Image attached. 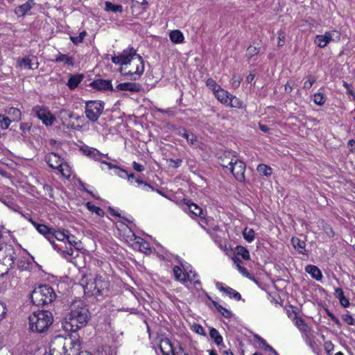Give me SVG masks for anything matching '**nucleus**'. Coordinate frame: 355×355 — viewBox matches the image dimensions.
Listing matches in <instances>:
<instances>
[{"mask_svg": "<svg viewBox=\"0 0 355 355\" xmlns=\"http://www.w3.org/2000/svg\"><path fill=\"white\" fill-rule=\"evenodd\" d=\"M236 255L241 256L245 260H250V256L248 250L241 245H238L236 248Z\"/></svg>", "mask_w": 355, "mask_h": 355, "instance_id": "obj_37", "label": "nucleus"}, {"mask_svg": "<svg viewBox=\"0 0 355 355\" xmlns=\"http://www.w3.org/2000/svg\"><path fill=\"white\" fill-rule=\"evenodd\" d=\"M32 112L46 126L52 125L55 121V117L51 114L47 107L44 106H35L32 109Z\"/></svg>", "mask_w": 355, "mask_h": 355, "instance_id": "obj_10", "label": "nucleus"}, {"mask_svg": "<svg viewBox=\"0 0 355 355\" xmlns=\"http://www.w3.org/2000/svg\"><path fill=\"white\" fill-rule=\"evenodd\" d=\"M187 283L190 282L193 284L195 286H200V281L198 279V275L196 272L191 270L186 272Z\"/></svg>", "mask_w": 355, "mask_h": 355, "instance_id": "obj_33", "label": "nucleus"}, {"mask_svg": "<svg viewBox=\"0 0 355 355\" xmlns=\"http://www.w3.org/2000/svg\"><path fill=\"white\" fill-rule=\"evenodd\" d=\"M17 260V266L20 270H28L31 268V263L28 260L27 258L19 257Z\"/></svg>", "mask_w": 355, "mask_h": 355, "instance_id": "obj_31", "label": "nucleus"}, {"mask_svg": "<svg viewBox=\"0 0 355 355\" xmlns=\"http://www.w3.org/2000/svg\"><path fill=\"white\" fill-rule=\"evenodd\" d=\"M334 295L339 300L340 304L345 308L350 305L349 301L344 295V292L341 288H336L335 289Z\"/></svg>", "mask_w": 355, "mask_h": 355, "instance_id": "obj_24", "label": "nucleus"}, {"mask_svg": "<svg viewBox=\"0 0 355 355\" xmlns=\"http://www.w3.org/2000/svg\"><path fill=\"white\" fill-rule=\"evenodd\" d=\"M89 312L87 306L81 301L71 304L70 312L64 318L62 327L67 331L76 332L84 327L88 322Z\"/></svg>", "mask_w": 355, "mask_h": 355, "instance_id": "obj_2", "label": "nucleus"}, {"mask_svg": "<svg viewBox=\"0 0 355 355\" xmlns=\"http://www.w3.org/2000/svg\"><path fill=\"white\" fill-rule=\"evenodd\" d=\"M110 286L105 277L98 275L93 280L87 282L83 286L85 293L90 295L100 296L104 294Z\"/></svg>", "mask_w": 355, "mask_h": 355, "instance_id": "obj_7", "label": "nucleus"}, {"mask_svg": "<svg viewBox=\"0 0 355 355\" xmlns=\"http://www.w3.org/2000/svg\"><path fill=\"white\" fill-rule=\"evenodd\" d=\"M194 330L196 333L200 334V335H205V331L203 329V327L200 324H196L194 326Z\"/></svg>", "mask_w": 355, "mask_h": 355, "instance_id": "obj_60", "label": "nucleus"}, {"mask_svg": "<svg viewBox=\"0 0 355 355\" xmlns=\"http://www.w3.org/2000/svg\"><path fill=\"white\" fill-rule=\"evenodd\" d=\"M347 146L349 151L355 152V141L354 139H350L348 141Z\"/></svg>", "mask_w": 355, "mask_h": 355, "instance_id": "obj_63", "label": "nucleus"}, {"mask_svg": "<svg viewBox=\"0 0 355 355\" xmlns=\"http://www.w3.org/2000/svg\"><path fill=\"white\" fill-rule=\"evenodd\" d=\"M190 212L196 216H198L204 219L202 209L195 203H191L189 205Z\"/></svg>", "mask_w": 355, "mask_h": 355, "instance_id": "obj_39", "label": "nucleus"}, {"mask_svg": "<svg viewBox=\"0 0 355 355\" xmlns=\"http://www.w3.org/2000/svg\"><path fill=\"white\" fill-rule=\"evenodd\" d=\"M342 319L348 325H355V319L349 313L343 315Z\"/></svg>", "mask_w": 355, "mask_h": 355, "instance_id": "obj_51", "label": "nucleus"}, {"mask_svg": "<svg viewBox=\"0 0 355 355\" xmlns=\"http://www.w3.org/2000/svg\"><path fill=\"white\" fill-rule=\"evenodd\" d=\"M6 314V304L0 302V322L5 318Z\"/></svg>", "mask_w": 355, "mask_h": 355, "instance_id": "obj_54", "label": "nucleus"}, {"mask_svg": "<svg viewBox=\"0 0 355 355\" xmlns=\"http://www.w3.org/2000/svg\"><path fill=\"white\" fill-rule=\"evenodd\" d=\"M132 167L137 172H142L145 169L144 166L142 164H139L136 162H133Z\"/></svg>", "mask_w": 355, "mask_h": 355, "instance_id": "obj_59", "label": "nucleus"}, {"mask_svg": "<svg viewBox=\"0 0 355 355\" xmlns=\"http://www.w3.org/2000/svg\"><path fill=\"white\" fill-rule=\"evenodd\" d=\"M43 187L44 191L48 193L49 197L53 198V188L51 187V186L49 184H44Z\"/></svg>", "mask_w": 355, "mask_h": 355, "instance_id": "obj_61", "label": "nucleus"}, {"mask_svg": "<svg viewBox=\"0 0 355 355\" xmlns=\"http://www.w3.org/2000/svg\"><path fill=\"white\" fill-rule=\"evenodd\" d=\"M277 38H278L277 46L279 47L283 46L284 44L285 33L282 31H279Z\"/></svg>", "mask_w": 355, "mask_h": 355, "instance_id": "obj_53", "label": "nucleus"}, {"mask_svg": "<svg viewBox=\"0 0 355 355\" xmlns=\"http://www.w3.org/2000/svg\"><path fill=\"white\" fill-rule=\"evenodd\" d=\"M259 52V48L255 46H249L247 49L246 56L248 58H252L254 55L258 54Z\"/></svg>", "mask_w": 355, "mask_h": 355, "instance_id": "obj_48", "label": "nucleus"}, {"mask_svg": "<svg viewBox=\"0 0 355 355\" xmlns=\"http://www.w3.org/2000/svg\"><path fill=\"white\" fill-rule=\"evenodd\" d=\"M232 260L234 263L236 264L237 269L245 277H248L249 275V272L248 270L242 266V261L237 257L234 256L232 257Z\"/></svg>", "mask_w": 355, "mask_h": 355, "instance_id": "obj_35", "label": "nucleus"}, {"mask_svg": "<svg viewBox=\"0 0 355 355\" xmlns=\"http://www.w3.org/2000/svg\"><path fill=\"white\" fill-rule=\"evenodd\" d=\"M37 58L35 56H25L19 61V64L21 67L25 69H33V62L36 61Z\"/></svg>", "mask_w": 355, "mask_h": 355, "instance_id": "obj_27", "label": "nucleus"}, {"mask_svg": "<svg viewBox=\"0 0 355 355\" xmlns=\"http://www.w3.org/2000/svg\"><path fill=\"white\" fill-rule=\"evenodd\" d=\"M159 348L163 355H175L173 344L167 338H163L160 340Z\"/></svg>", "mask_w": 355, "mask_h": 355, "instance_id": "obj_17", "label": "nucleus"}, {"mask_svg": "<svg viewBox=\"0 0 355 355\" xmlns=\"http://www.w3.org/2000/svg\"><path fill=\"white\" fill-rule=\"evenodd\" d=\"M35 3L33 0H28L26 3L17 6L15 9V13L18 17L25 16L34 6Z\"/></svg>", "mask_w": 355, "mask_h": 355, "instance_id": "obj_18", "label": "nucleus"}, {"mask_svg": "<svg viewBox=\"0 0 355 355\" xmlns=\"http://www.w3.org/2000/svg\"><path fill=\"white\" fill-rule=\"evenodd\" d=\"M186 272V270L183 272L182 268L179 266H175L173 267V275L175 279L184 284H187Z\"/></svg>", "mask_w": 355, "mask_h": 355, "instance_id": "obj_25", "label": "nucleus"}, {"mask_svg": "<svg viewBox=\"0 0 355 355\" xmlns=\"http://www.w3.org/2000/svg\"><path fill=\"white\" fill-rule=\"evenodd\" d=\"M226 105L232 107L241 108L242 107V102L236 96L230 95L229 97V101Z\"/></svg>", "mask_w": 355, "mask_h": 355, "instance_id": "obj_42", "label": "nucleus"}, {"mask_svg": "<svg viewBox=\"0 0 355 355\" xmlns=\"http://www.w3.org/2000/svg\"><path fill=\"white\" fill-rule=\"evenodd\" d=\"M222 166L228 168L238 181L243 182L245 180V164L236 157L231 158L227 164L223 163Z\"/></svg>", "mask_w": 355, "mask_h": 355, "instance_id": "obj_9", "label": "nucleus"}, {"mask_svg": "<svg viewBox=\"0 0 355 355\" xmlns=\"http://www.w3.org/2000/svg\"><path fill=\"white\" fill-rule=\"evenodd\" d=\"M209 336L212 340H214V343L218 346L225 348V346L223 344V338L222 336L220 334L219 331L211 327L209 330Z\"/></svg>", "mask_w": 355, "mask_h": 355, "instance_id": "obj_22", "label": "nucleus"}, {"mask_svg": "<svg viewBox=\"0 0 355 355\" xmlns=\"http://www.w3.org/2000/svg\"><path fill=\"white\" fill-rule=\"evenodd\" d=\"M216 286L220 291L225 293L230 298H234L237 301L241 299V295L239 292L231 287L225 286L222 282H217L216 283Z\"/></svg>", "mask_w": 355, "mask_h": 355, "instance_id": "obj_14", "label": "nucleus"}, {"mask_svg": "<svg viewBox=\"0 0 355 355\" xmlns=\"http://www.w3.org/2000/svg\"><path fill=\"white\" fill-rule=\"evenodd\" d=\"M104 10L107 12H112L114 13H121L123 11V8L121 5H114L112 2L108 1L105 2Z\"/></svg>", "mask_w": 355, "mask_h": 355, "instance_id": "obj_30", "label": "nucleus"}, {"mask_svg": "<svg viewBox=\"0 0 355 355\" xmlns=\"http://www.w3.org/2000/svg\"><path fill=\"white\" fill-rule=\"evenodd\" d=\"M257 170L261 175H265L266 177L270 176L272 172V168L270 166L263 164H259Z\"/></svg>", "mask_w": 355, "mask_h": 355, "instance_id": "obj_36", "label": "nucleus"}, {"mask_svg": "<svg viewBox=\"0 0 355 355\" xmlns=\"http://www.w3.org/2000/svg\"><path fill=\"white\" fill-rule=\"evenodd\" d=\"M81 150L83 151L85 155L99 162H102V159L105 156L103 154L101 153L97 149L90 148L88 146L81 148Z\"/></svg>", "mask_w": 355, "mask_h": 355, "instance_id": "obj_19", "label": "nucleus"}, {"mask_svg": "<svg viewBox=\"0 0 355 355\" xmlns=\"http://www.w3.org/2000/svg\"><path fill=\"white\" fill-rule=\"evenodd\" d=\"M343 86L346 88L347 92L350 95L353 96L354 97V98H355V93L352 89L351 85L349 84H348L347 82H344L343 83Z\"/></svg>", "mask_w": 355, "mask_h": 355, "instance_id": "obj_62", "label": "nucleus"}, {"mask_svg": "<svg viewBox=\"0 0 355 355\" xmlns=\"http://www.w3.org/2000/svg\"><path fill=\"white\" fill-rule=\"evenodd\" d=\"M112 62L115 64L127 65L132 63L135 65V70H128L123 72V69H121V74L130 80H137L139 79L144 71V62L141 55L136 53V50L132 47H128L124 49L121 53L112 57Z\"/></svg>", "mask_w": 355, "mask_h": 355, "instance_id": "obj_1", "label": "nucleus"}, {"mask_svg": "<svg viewBox=\"0 0 355 355\" xmlns=\"http://www.w3.org/2000/svg\"><path fill=\"white\" fill-rule=\"evenodd\" d=\"M55 62H64L66 64L73 66V59L72 57H69L66 54L59 53V55L55 59Z\"/></svg>", "mask_w": 355, "mask_h": 355, "instance_id": "obj_34", "label": "nucleus"}, {"mask_svg": "<svg viewBox=\"0 0 355 355\" xmlns=\"http://www.w3.org/2000/svg\"><path fill=\"white\" fill-rule=\"evenodd\" d=\"M8 114L14 116V120H19L21 119V112L18 108L13 107L9 108Z\"/></svg>", "mask_w": 355, "mask_h": 355, "instance_id": "obj_47", "label": "nucleus"}, {"mask_svg": "<svg viewBox=\"0 0 355 355\" xmlns=\"http://www.w3.org/2000/svg\"><path fill=\"white\" fill-rule=\"evenodd\" d=\"M214 94L220 103L223 104H227V103H228L230 95L227 91L224 90L221 87L216 90Z\"/></svg>", "mask_w": 355, "mask_h": 355, "instance_id": "obj_29", "label": "nucleus"}, {"mask_svg": "<svg viewBox=\"0 0 355 355\" xmlns=\"http://www.w3.org/2000/svg\"><path fill=\"white\" fill-rule=\"evenodd\" d=\"M313 102L318 105H322L325 102V97L321 93H316L313 96Z\"/></svg>", "mask_w": 355, "mask_h": 355, "instance_id": "obj_46", "label": "nucleus"}, {"mask_svg": "<svg viewBox=\"0 0 355 355\" xmlns=\"http://www.w3.org/2000/svg\"><path fill=\"white\" fill-rule=\"evenodd\" d=\"M168 162L171 164V166L173 167L178 168L182 164V159H170L168 160Z\"/></svg>", "mask_w": 355, "mask_h": 355, "instance_id": "obj_55", "label": "nucleus"}, {"mask_svg": "<svg viewBox=\"0 0 355 355\" xmlns=\"http://www.w3.org/2000/svg\"><path fill=\"white\" fill-rule=\"evenodd\" d=\"M206 85L207 87H209L210 89L213 90L214 93L220 88V86L218 85L216 83V81L211 78H209L207 80Z\"/></svg>", "mask_w": 355, "mask_h": 355, "instance_id": "obj_49", "label": "nucleus"}, {"mask_svg": "<svg viewBox=\"0 0 355 355\" xmlns=\"http://www.w3.org/2000/svg\"><path fill=\"white\" fill-rule=\"evenodd\" d=\"M120 172L121 173H123L124 175H125L127 176V178H128V180L130 182V183H132V180H136V178H137V176H136L135 174L133 173H131V174H128L127 173L126 171L123 170V169H121L120 170Z\"/></svg>", "mask_w": 355, "mask_h": 355, "instance_id": "obj_56", "label": "nucleus"}, {"mask_svg": "<svg viewBox=\"0 0 355 355\" xmlns=\"http://www.w3.org/2000/svg\"><path fill=\"white\" fill-rule=\"evenodd\" d=\"M10 123L11 120L8 117L5 116L3 114H0V125L3 130L8 128Z\"/></svg>", "mask_w": 355, "mask_h": 355, "instance_id": "obj_45", "label": "nucleus"}, {"mask_svg": "<svg viewBox=\"0 0 355 355\" xmlns=\"http://www.w3.org/2000/svg\"><path fill=\"white\" fill-rule=\"evenodd\" d=\"M334 37L337 40H339L340 34L336 31H327L324 35H316L315 43L319 47L324 48L331 40H334Z\"/></svg>", "mask_w": 355, "mask_h": 355, "instance_id": "obj_11", "label": "nucleus"}, {"mask_svg": "<svg viewBox=\"0 0 355 355\" xmlns=\"http://www.w3.org/2000/svg\"><path fill=\"white\" fill-rule=\"evenodd\" d=\"M45 160L51 168L58 169L63 173L62 166H65V164H63V159L58 154L55 153H49L46 156Z\"/></svg>", "mask_w": 355, "mask_h": 355, "instance_id": "obj_12", "label": "nucleus"}, {"mask_svg": "<svg viewBox=\"0 0 355 355\" xmlns=\"http://www.w3.org/2000/svg\"><path fill=\"white\" fill-rule=\"evenodd\" d=\"M83 78L84 76L82 74L71 75L67 85L70 89H74L80 83Z\"/></svg>", "mask_w": 355, "mask_h": 355, "instance_id": "obj_23", "label": "nucleus"}, {"mask_svg": "<svg viewBox=\"0 0 355 355\" xmlns=\"http://www.w3.org/2000/svg\"><path fill=\"white\" fill-rule=\"evenodd\" d=\"M254 231L253 229L245 227L243 231V236L245 240L250 243L254 239Z\"/></svg>", "mask_w": 355, "mask_h": 355, "instance_id": "obj_41", "label": "nucleus"}, {"mask_svg": "<svg viewBox=\"0 0 355 355\" xmlns=\"http://www.w3.org/2000/svg\"><path fill=\"white\" fill-rule=\"evenodd\" d=\"M22 253L20 246L8 244L3 240L2 233L0 230V261H8L13 266L15 261Z\"/></svg>", "mask_w": 355, "mask_h": 355, "instance_id": "obj_6", "label": "nucleus"}, {"mask_svg": "<svg viewBox=\"0 0 355 355\" xmlns=\"http://www.w3.org/2000/svg\"><path fill=\"white\" fill-rule=\"evenodd\" d=\"M73 252H74L72 248H69L67 251L63 252L62 256L65 259H68V257H71V256L73 255Z\"/></svg>", "mask_w": 355, "mask_h": 355, "instance_id": "obj_64", "label": "nucleus"}, {"mask_svg": "<svg viewBox=\"0 0 355 355\" xmlns=\"http://www.w3.org/2000/svg\"><path fill=\"white\" fill-rule=\"evenodd\" d=\"M213 305L215 306L216 310L225 318H230L232 316V313L230 310L223 307L216 301H212Z\"/></svg>", "mask_w": 355, "mask_h": 355, "instance_id": "obj_32", "label": "nucleus"}, {"mask_svg": "<svg viewBox=\"0 0 355 355\" xmlns=\"http://www.w3.org/2000/svg\"><path fill=\"white\" fill-rule=\"evenodd\" d=\"M29 328L33 332H46L53 322V315L48 311L34 312L29 316Z\"/></svg>", "mask_w": 355, "mask_h": 355, "instance_id": "obj_4", "label": "nucleus"}, {"mask_svg": "<svg viewBox=\"0 0 355 355\" xmlns=\"http://www.w3.org/2000/svg\"><path fill=\"white\" fill-rule=\"evenodd\" d=\"M305 271L309 273L312 278L317 281H320L322 279V274L318 267L314 265H308L305 267Z\"/></svg>", "mask_w": 355, "mask_h": 355, "instance_id": "obj_21", "label": "nucleus"}, {"mask_svg": "<svg viewBox=\"0 0 355 355\" xmlns=\"http://www.w3.org/2000/svg\"><path fill=\"white\" fill-rule=\"evenodd\" d=\"M6 261H0V277L6 275L14 266Z\"/></svg>", "mask_w": 355, "mask_h": 355, "instance_id": "obj_40", "label": "nucleus"}, {"mask_svg": "<svg viewBox=\"0 0 355 355\" xmlns=\"http://www.w3.org/2000/svg\"><path fill=\"white\" fill-rule=\"evenodd\" d=\"M295 325L297 327L299 330L304 334H306L309 331L308 325L306 324L304 320L301 318H296Z\"/></svg>", "mask_w": 355, "mask_h": 355, "instance_id": "obj_38", "label": "nucleus"}, {"mask_svg": "<svg viewBox=\"0 0 355 355\" xmlns=\"http://www.w3.org/2000/svg\"><path fill=\"white\" fill-rule=\"evenodd\" d=\"M80 343L71 337L55 336L50 344V355H78Z\"/></svg>", "mask_w": 355, "mask_h": 355, "instance_id": "obj_3", "label": "nucleus"}, {"mask_svg": "<svg viewBox=\"0 0 355 355\" xmlns=\"http://www.w3.org/2000/svg\"><path fill=\"white\" fill-rule=\"evenodd\" d=\"M254 338L255 339V340L260 345H262V347H265L268 343H266V341L262 338L260 336L257 335V334H255L254 336Z\"/></svg>", "mask_w": 355, "mask_h": 355, "instance_id": "obj_58", "label": "nucleus"}, {"mask_svg": "<svg viewBox=\"0 0 355 355\" xmlns=\"http://www.w3.org/2000/svg\"><path fill=\"white\" fill-rule=\"evenodd\" d=\"M51 234L53 235L52 237H51L49 242L53 245V248L55 249L56 245L55 243L54 239L61 241L65 240L69 234V231L64 229L62 230H56L53 228Z\"/></svg>", "mask_w": 355, "mask_h": 355, "instance_id": "obj_20", "label": "nucleus"}, {"mask_svg": "<svg viewBox=\"0 0 355 355\" xmlns=\"http://www.w3.org/2000/svg\"><path fill=\"white\" fill-rule=\"evenodd\" d=\"M86 35L87 32L85 31H83L81 33H80L78 36H70V40L75 45H78L83 42V40Z\"/></svg>", "mask_w": 355, "mask_h": 355, "instance_id": "obj_44", "label": "nucleus"}, {"mask_svg": "<svg viewBox=\"0 0 355 355\" xmlns=\"http://www.w3.org/2000/svg\"><path fill=\"white\" fill-rule=\"evenodd\" d=\"M89 85L97 90H114L112 81L110 80L98 78L92 82Z\"/></svg>", "mask_w": 355, "mask_h": 355, "instance_id": "obj_16", "label": "nucleus"}, {"mask_svg": "<svg viewBox=\"0 0 355 355\" xmlns=\"http://www.w3.org/2000/svg\"><path fill=\"white\" fill-rule=\"evenodd\" d=\"M187 141L191 146L197 147L199 146V141L198 140V137L193 134L190 133L188 139H187Z\"/></svg>", "mask_w": 355, "mask_h": 355, "instance_id": "obj_50", "label": "nucleus"}, {"mask_svg": "<svg viewBox=\"0 0 355 355\" xmlns=\"http://www.w3.org/2000/svg\"><path fill=\"white\" fill-rule=\"evenodd\" d=\"M28 221L34 226L40 234H42L49 241L53 235L51 234L53 228H50L44 224H39L33 218H28Z\"/></svg>", "mask_w": 355, "mask_h": 355, "instance_id": "obj_15", "label": "nucleus"}, {"mask_svg": "<svg viewBox=\"0 0 355 355\" xmlns=\"http://www.w3.org/2000/svg\"><path fill=\"white\" fill-rule=\"evenodd\" d=\"M316 80L311 76H308L307 80L304 83L303 88L305 89H309L312 85L315 83Z\"/></svg>", "mask_w": 355, "mask_h": 355, "instance_id": "obj_52", "label": "nucleus"}, {"mask_svg": "<svg viewBox=\"0 0 355 355\" xmlns=\"http://www.w3.org/2000/svg\"><path fill=\"white\" fill-rule=\"evenodd\" d=\"M86 207L90 211L96 213L98 216H103L105 214L104 211L101 208L92 204L91 202H87L86 204Z\"/></svg>", "mask_w": 355, "mask_h": 355, "instance_id": "obj_43", "label": "nucleus"}, {"mask_svg": "<svg viewBox=\"0 0 355 355\" xmlns=\"http://www.w3.org/2000/svg\"><path fill=\"white\" fill-rule=\"evenodd\" d=\"M291 243L295 250L298 251V252L305 254H306V243L304 241L300 240L297 237H293L291 239Z\"/></svg>", "mask_w": 355, "mask_h": 355, "instance_id": "obj_26", "label": "nucleus"}, {"mask_svg": "<svg viewBox=\"0 0 355 355\" xmlns=\"http://www.w3.org/2000/svg\"><path fill=\"white\" fill-rule=\"evenodd\" d=\"M169 38L172 42L175 44L182 43L184 39L183 33L179 30L171 31Z\"/></svg>", "mask_w": 355, "mask_h": 355, "instance_id": "obj_28", "label": "nucleus"}, {"mask_svg": "<svg viewBox=\"0 0 355 355\" xmlns=\"http://www.w3.org/2000/svg\"><path fill=\"white\" fill-rule=\"evenodd\" d=\"M105 103L101 101H89L85 103V114L91 122L98 121L104 110Z\"/></svg>", "mask_w": 355, "mask_h": 355, "instance_id": "obj_8", "label": "nucleus"}, {"mask_svg": "<svg viewBox=\"0 0 355 355\" xmlns=\"http://www.w3.org/2000/svg\"><path fill=\"white\" fill-rule=\"evenodd\" d=\"M56 293L51 286L47 284L40 285L31 294V300L35 306H44L53 302L56 298Z\"/></svg>", "mask_w": 355, "mask_h": 355, "instance_id": "obj_5", "label": "nucleus"}, {"mask_svg": "<svg viewBox=\"0 0 355 355\" xmlns=\"http://www.w3.org/2000/svg\"><path fill=\"white\" fill-rule=\"evenodd\" d=\"M67 242L71 244V245L76 246L77 245L78 243L76 241V237L69 233L68 234L67 238H66Z\"/></svg>", "mask_w": 355, "mask_h": 355, "instance_id": "obj_57", "label": "nucleus"}, {"mask_svg": "<svg viewBox=\"0 0 355 355\" xmlns=\"http://www.w3.org/2000/svg\"><path fill=\"white\" fill-rule=\"evenodd\" d=\"M116 89L121 91H128L130 92L139 93L143 90V87L141 84L134 82H127L119 83L116 86Z\"/></svg>", "mask_w": 355, "mask_h": 355, "instance_id": "obj_13", "label": "nucleus"}]
</instances>
